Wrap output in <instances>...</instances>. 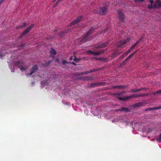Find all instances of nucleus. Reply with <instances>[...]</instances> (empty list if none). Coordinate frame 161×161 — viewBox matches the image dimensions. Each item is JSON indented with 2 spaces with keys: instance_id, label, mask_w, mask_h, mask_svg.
<instances>
[{
  "instance_id": "f257e3e1",
  "label": "nucleus",
  "mask_w": 161,
  "mask_h": 161,
  "mask_svg": "<svg viewBox=\"0 0 161 161\" xmlns=\"http://www.w3.org/2000/svg\"><path fill=\"white\" fill-rule=\"evenodd\" d=\"M96 29L94 27H92L86 33L85 36H84L82 39V41L83 42H85L86 41H89L92 39V36L89 37V36L91 35L93 32L94 30Z\"/></svg>"
},
{
  "instance_id": "f03ea898",
  "label": "nucleus",
  "mask_w": 161,
  "mask_h": 161,
  "mask_svg": "<svg viewBox=\"0 0 161 161\" xmlns=\"http://www.w3.org/2000/svg\"><path fill=\"white\" fill-rule=\"evenodd\" d=\"M161 8V1L159 0H157L155 2V3L153 4L149 5L147 6L148 8L149 9H151L154 8Z\"/></svg>"
},
{
  "instance_id": "7ed1b4c3",
  "label": "nucleus",
  "mask_w": 161,
  "mask_h": 161,
  "mask_svg": "<svg viewBox=\"0 0 161 161\" xmlns=\"http://www.w3.org/2000/svg\"><path fill=\"white\" fill-rule=\"evenodd\" d=\"M34 26V25L33 24H31L30 26L28 27L19 36V39H20L27 33H28L30 31L31 29Z\"/></svg>"
},
{
  "instance_id": "20e7f679",
  "label": "nucleus",
  "mask_w": 161,
  "mask_h": 161,
  "mask_svg": "<svg viewBox=\"0 0 161 161\" xmlns=\"http://www.w3.org/2000/svg\"><path fill=\"white\" fill-rule=\"evenodd\" d=\"M130 41L128 38L126 40H120L117 44V47L118 48L122 47L123 46L127 44Z\"/></svg>"
},
{
  "instance_id": "39448f33",
  "label": "nucleus",
  "mask_w": 161,
  "mask_h": 161,
  "mask_svg": "<svg viewBox=\"0 0 161 161\" xmlns=\"http://www.w3.org/2000/svg\"><path fill=\"white\" fill-rule=\"evenodd\" d=\"M83 17L82 15L78 16L76 19L70 23V25H74L80 22L83 19Z\"/></svg>"
},
{
  "instance_id": "423d86ee",
  "label": "nucleus",
  "mask_w": 161,
  "mask_h": 161,
  "mask_svg": "<svg viewBox=\"0 0 161 161\" xmlns=\"http://www.w3.org/2000/svg\"><path fill=\"white\" fill-rule=\"evenodd\" d=\"M38 70V66L36 64H35L33 66L31 69L30 73L28 74L29 75H32L35 72L37 71Z\"/></svg>"
},
{
  "instance_id": "0eeeda50",
  "label": "nucleus",
  "mask_w": 161,
  "mask_h": 161,
  "mask_svg": "<svg viewBox=\"0 0 161 161\" xmlns=\"http://www.w3.org/2000/svg\"><path fill=\"white\" fill-rule=\"evenodd\" d=\"M108 8L105 7H101L99 9V13L102 15H105L107 13Z\"/></svg>"
},
{
  "instance_id": "6e6552de",
  "label": "nucleus",
  "mask_w": 161,
  "mask_h": 161,
  "mask_svg": "<svg viewBox=\"0 0 161 161\" xmlns=\"http://www.w3.org/2000/svg\"><path fill=\"white\" fill-rule=\"evenodd\" d=\"M109 42L107 41L105 43H102L101 44L97 46L95 48L97 49L102 48L105 47L109 44Z\"/></svg>"
},
{
  "instance_id": "1a4fd4ad",
  "label": "nucleus",
  "mask_w": 161,
  "mask_h": 161,
  "mask_svg": "<svg viewBox=\"0 0 161 161\" xmlns=\"http://www.w3.org/2000/svg\"><path fill=\"white\" fill-rule=\"evenodd\" d=\"M118 13L120 20L123 22H124V15L123 14L122 11L120 10H118Z\"/></svg>"
},
{
  "instance_id": "9d476101",
  "label": "nucleus",
  "mask_w": 161,
  "mask_h": 161,
  "mask_svg": "<svg viewBox=\"0 0 161 161\" xmlns=\"http://www.w3.org/2000/svg\"><path fill=\"white\" fill-rule=\"evenodd\" d=\"M14 65L20 68L23 66L24 65V62L22 60L18 61L14 63Z\"/></svg>"
},
{
  "instance_id": "9b49d317",
  "label": "nucleus",
  "mask_w": 161,
  "mask_h": 161,
  "mask_svg": "<svg viewBox=\"0 0 161 161\" xmlns=\"http://www.w3.org/2000/svg\"><path fill=\"white\" fill-rule=\"evenodd\" d=\"M114 96L117 97V99L122 101H126L127 100V96L124 97H120V96L119 95L118 93H115L114 94Z\"/></svg>"
},
{
  "instance_id": "f8f14e48",
  "label": "nucleus",
  "mask_w": 161,
  "mask_h": 161,
  "mask_svg": "<svg viewBox=\"0 0 161 161\" xmlns=\"http://www.w3.org/2000/svg\"><path fill=\"white\" fill-rule=\"evenodd\" d=\"M112 87L114 89L118 88L119 89H125L127 88V86L125 85L116 86H112Z\"/></svg>"
},
{
  "instance_id": "ddd939ff",
  "label": "nucleus",
  "mask_w": 161,
  "mask_h": 161,
  "mask_svg": "<svg viewBox=\"0 0 161 161\" xmlns=\"http://www.w3.org/2000/svg\"><path fill=\"white\" fill-rule=\"evenodd\" d=\"M116 111H119L121 112H122V111L125 112L126 113H127L129 111V109L128 108H125V107H122L121 108H120L117 110H116Z\"/></svg>"
},
{
  "instance_id": "4468645a",
  "label": "nucleus",
  "mask_w": 161,
  "mask_h": 161,
  "mask_svg": "<svg viewBox=\"0 0 161 161\" xmlns=\"http://www.w3.org/2000/svg\"><path fill=\"white\" fill-rule=\"evenodd\" d=\"M140 97L139 94H133L129 96H127V100L130 99H131L133 97Z\"/></svg>"
},
{
  "instance_id": "2eb2a0df",
  "label": "nucleus",
  "mask_w": 161,
  "mask_h": 161,
  "mask_svg": "<svg viewBox=\"0 0 161 161\" xmlns=\"http://www.w3.org/2000/svg\"><path fill=\"white\" fill-rule=\"evenodd\" d=\"M161 109V106H159L157 107H153L149 108H147L145 109V111H151L157 109Z\"/></svg>"
},
{
  "instance_id": "dca6fc26",
  "label": "nucleus",
  "mask_w": 161,
  "mask_h": 161,
  "mask_svg": "<svg viewBox=\"0 0 161 161\" xmlns=\"http://www.w3.org/2000/svg\"><path fill=\"white\" fill-rule=\"evenodd\" d=\"M101 82H97L92 84L90 85V87H95L100 86L102 84Z\"/></svg>"
},
{
  "instance_id": "f3484780",
  "label": "nucleus",
  "mask_w": 161,
  "mask_h": 161,
  "mask_svg": "<svg viewBox=\"0 0 161 161\" xmlns=\"http://www.w3.org/2000/svg\"><path fill=\"white\" fill-rule=\"evenodd\" d=\"M144 102H139L137 103H135L134 104L135 107H140L142 106L144 104Z\"/></svg>"
},
{
  "instance_id": "a211bd4d",
  "label": "nucleus",
  "mask_w": 161,
  "mask_h": 161,
  "mask_svg": "<svg viewBox=\"0 0 161 161\" xmlns=\"http://www.w3.org/2000/svg\"><path fill=\"white\" fill-rule=\"evenodd\" d=\"M86 80L88 81H92L94 79V77L93 76H86Z\"/></svg>"
},
{
  "instance_id": "6ab92c4d",
  "label": "nucleus",
  "mask_w": 161,
  "mask_h": 161,
  "mask_svg": "<svg viewBox=\"0 0 161 161\" xmlns=\"http://www.w3.org/2000/svg\"><path fill=\"white\" fill-rule=\"evenodd\" d=\"M117 56H118V55L117 52L116 51H115L112 54L111 57L113 59Z\"/></svg>"
},
{
  "instance_id": "aec40b11",
  "label": "nucleus",
  "mask_w": 161,
  "mask_h": 161,
  "mask_svg": "<svg viewBox=\"0 0 161 161\" xmlns=\"http://www.w3.org/2000/svg\"><path fill=\"white\" fill-rule=\"evenodd\" d=\"M50 53L51 54L55 55L56 54L57 52L54 49H53L50 51Z\"/></svg>"
},
{
  "instance_id": "412c9836",
  "label": "nucleus",
  "mask_w": 161,
  "mask_h": 161,
  "mask_svg": "<svg viewBox=\"0 0 161 161\" xmlns=\"http://www.w3.org/2000/svg\"><path fill=\"white\" fill-rule=\"evenodd\" d=\"M127 55V53L126 52L124 53L122 55L120 56L119 58V59H122L123 58L125 57Z\"/></svg>"
},
{
  "instance_id": "4be33fe9",
  "label": "nucleus",
  "mask_w": 161,
  "mask_h": 161,
  "mask_svg": "<svg viewBox=\"0 0 161 161\" xmlns=\"http://www.w3.org/2000/svg\"><path fill=\"white\" fill-rule=\"evenodd\" d=\"M130 59L129 57H127V58L125 59L124 61L123 62V64H125L126 63V62L129 60Z\"/></svg>"
},
{
  "instance_id": "5701e85b",
  "label": "nucleus",
  "mask_w": 161,
  "mask_h": 161,
  "mask_svg": "<svg viewBox=\"0 0 161 161\" xmlns=\"http://www.w3.org/2000/svg\"><path fill=\"white\" fill-rule=\"evenodd\" d=\"M138 44V42H136V43L134 44L130 48L132 50Z\"/></svg>"
},
{
  "instance_id": "b1692460",
  "label": "nucleus",
  "mask_w": 161,
  "mask_h": 161,
  "mask_svg": "<svg viewBox=\"0 0 161 161\" xmlns=\"http://www.w3.org/2000/svg\"><path fill=\"white\" fill-rule=\"evenodd\" d=\"M80 60V59L78 58L75 56V58L74 59V61L77 63L79 62Z\"/></svg>"
},
{
  "instance_id": "393cba45",
  "label": "nucleus",
  "mask_w": 161,
  "mask_h": 161,
  "mask_svg": "<svg viewBox=\"0 0 161 161\" xmlns=\"http://www.w3.org/2000/svg\"><path fill=\"white\" fill-rule=\"evenodd\" d=\"M27 25V24L26 23L24 22L22 25H21L19 26V27L21 28L23 27H26Z\"/></svg>"
},
{
  "instance_id": "a878e982",
  "label": "nucleus",
  "mask_w": 161,
  "mask_h": 161,
  "mask_svg": "<svg viewBox=\"0 0 161 161\" xmlns=\"http://www.w3.org/2000/svg\"><path fill=\"white\" fill-rule=\"evenodd\" d=\"M107 49H103L100 50L99 52L100 53V54L104 53L107 50Z\"/></svg>"
},
{
  "instance_id": "bb28decb",
  "label": "nucleus",
  "mask_w": 161,
  "mask_h": 161,
  "mask_svg": "<svg viewBox=\"0 0 161 161\" xmlns=\"http://www.w3.org/2000/svg\"><path fill=\"white\" fill-rule=\"evenodd\" d=\"M60 0H58V1H57L56 3H55V4L53 5V8H54V7H56V6H57L58 5V3L60 2Z\"/></svg>"
},
{
  "instance_id": "cd10ccee",
  "label": "nucleus",
  "mask_w": 161,
  "mask_h": 161,
  "mask_svg": "<svg viewBox=\"0 0 161 161\" xmlns=\"http://www.w3.org/2000/svg\"><path fill=\"white\" fill-rule=\"evenodd\" d=\"M157 140L158 142H161V133L160 134L159 137L158 138H157Z\"/></svg>"
},
{
  "instance_id": "c85d7f7f",
  "label": "nucleus",
  "mask_w": 161,
  "mask_h": 161,
  "mask_svg": "<svg viewBox=\"0 0 161 161\" xmlns=\"http://www.w3.org/2000/svg\"><path fill=\"white\" fill-rule=\"evenodd\" d=\"M134 1L136 3L138 2H142V3L144 2V0H134Z\"/></svg>"
},
{
  "instance_id": "c756f323",
  "label": "nucleus",
  "mask_w": 161,
  "mask_h": 161,
  "mask_svg": "<svg viewBox=\"0 0 161 161\" xmlns=\"http://www.w3.org/2000/svg\"><path fill=\"white\" fill-rule=\"evenodd\" d=\"M80 79L83 80H86V76L80 77L79 78Z\"/></svg>"
},
{
  "instance_id": "7c9ffc66",
  "label": "nucleus",
  "mask_w": 161,
  "mask_h": 161,
  "mask_svg": "<svg viewBox=\"0 0 161 161\" xmlns=\"http://www.w3.org/2000/svg\"><path fill=\"white\" fill-rule=\"evenodd\" d=\"M19 68L20 69V70H23V71H25V70H26L27 69V68L23 67H20Z\"/></svg>"
},
{
  "instance_id": "2f4dec72",
  "label": "nucleus",
  "mask_w": 161,
  "mask_h": 161,
  "mask_svg": "<svg viewBox=\"0 0 161 161\" xmlns=\"http://www.w3.org/2000/svg\"><path fill=\"white\" fill-rule=\"evenodd\" d=\"M62 64H64V65L65 64H66V63H67L68 62L65 60H63L62 61Z\"/></svg>"
},
{
  "instance_id": "473e14b6",
  "label": "nucleus",
  "mask_w": 161,
  "mask_h": 161,
  "mask_svg": "<svg viewBox=\"0 0 161 161\" xmlns=\"http://www.w3.org/2000/svg\"><path fill=\"white\" fill-rule=\"evenodd\" d=\"M143 38H144L142 37H141L140 39H139V40L137 41L136 42H138V44L139 43V42L143 39Z\"/></svg>"
},
{
  "instance_id": "72a5a7b5",
  "label": "nucleus",
  "mask_w": 161,
  "mask_h": 161,
  "mask_svg": "<svg viewBox=\"0 0 161 161\" xmlns=\"http://www.w3.org/2000/svg\"><path fill=\"white\" fill-rule=\"evenodd\" d=\"M131 50H132L130 48L125 52L128 55L129 53H130L131 52Z\"/></svg>"
},
{
  "instance_id": "f704fd0d",
  "label": "nucleus",
  "mask_w": 161,
  "mask_h": 161,
  "mask_svg": "<svg viewBox=\"0 0 161 161\" xmlns=\"http://www.w3.org/2000/svg\"><path fill=\"white\" fill-rule=\"evenodd\" d=\"M139 95H140V97H143V96H147V94H146L143 93V94H139Z\"/></svg>"
},
{
  "instance_id": "c9c22d12",
  "label": "nucleus",
  "mask_w": 161,
  "mask_h": 161,
  "mask_svg": "<svg viewBox=\"0 0 161 161\" xmlns=\"http://www.w3.org/2000/svg\"><path fill=\"white\" fill-rule=\"evenodd\" d=\"M125 92H126L125 91H123V92H121L120 93H118V94L120 96V95H122L123 93H125Z\"/></svg>"
},
{
  "instance_id": "e433bc0d",
  "label": "nucleus",
  "mask_w": 161,
  "mask_h": 161,
  "mask_svg": "<svg viewBox=\"0 0 161 161\" xmlns=\"http://www.w3.org/2000/svg\"><path fill=\"white\" fill-rule=\"evenodd\" d=\"M116 51L117 52V53L118 56L120 55L122 53V52H119L118 50H117Z\"/></svg>"
},
{
  "instance_id": "4c0bfd02",
  "label": "nucleus",
  "mask_w": 161,
  "mask_h": 161,
  "mask_svg": "<svg viewBox=\"0 0 161 161\" xmlns=\"http://www.w3.org/2000/svg\"><path fill=\"white\" fill-rule=\"evenodd\" d=\"M131 90L133 92H137V91L136 89H131Z\"/></svg>"
},
{
  "instance_id": "58836bf2",
  "label": "nucleus",
  "mask_w": 161,
  "mask_h": 161,
  "mask_svg": "<svg viewBox=\"0 0 161 161\" xmlns=\"http://www.w3.org/2000/svg\"><path fill=\"white\" fill-rule=\"evenodd\" d=\"M133 56V54H130L128 56L130 59Z\"/></svg>"
},
{
  "instance_id": "ea45409f",
  "label": "nucleus",
  "mask_w": 161,
  "mask_h": 161,
  "mask_svg": "<svg viewBox=\"0 0 161 161\" xmlns=\"http://www.w3.org/2000/svg\"><path fill=\"white\" fill-rule=\"evenodd\" d=\"M87 53L92 54L93 53V51H92L91 50H88L87 51Z\"/></svg>"
},
{
  "instance_id": "a19ab883",
  "label": "nucleus",
  "mask_w": 161,
  "mask_h": 161,
  "mask_svg": "<svg viewBox=\"0 0 161 161\" xmlns=\"http://www.w3.org/2000/svg\"><path fill=\"white\" fill-rule=\"evenodd\" d=\"M76 75L78 76L82 75L81 72L78 73L76 74Z\"/></svg>"
},
{
  "instance_id": "79ce46f5",
  "label": "nucleus",
  "mask_w": 161,
  "mask_h": 161,
  "mask_svg": "<svg viewBox=\"0 0 161 161\" xmlns=\"http://www.w3.org/2000/svg\"><path fill=\"white\" fill-rule=\"evenodd\" d=\"M81 73H82V75H86V74H87V71L82 72H81Z\"/></svg>"
},
{
  "instance_id": "37998d69",
  "label": "nucleus",
  "mask_w": 161,
  "mask_h": 161,
  "mask_svg": "<svg viewBox=\"0 0 161 161\" xmlns=\"http://www.w3.org/2000/svg\"><path fill=\"white\" fill-rule=\"evenodd\" d=\"M156 93H158V94L161 93V90H159L158 91H157L156 92Z\"/></svg>"
},
{
  "instance_id": "c03bdc74",
  "label": "nucleus",
  "mask_w": 161,
  "mask_h": 161,
  "mask_svg": "<svg viewBox=\"0 0 161 161\" xmlns=\"http://www.w3.org/2000/svg\"><path fill=\"white\" fill-rule=\"evenodd\" d=\"M71 64L73 65H76V64L74 62H72L71 63Z\"/></svg>"
},
{
  "instance_id": "a18cd8bd",
  "label": "nucleus",
  "mask_w": 161,
  "mask_h": 161,
  "mask_svg": "<svg viewBox=\"0 0 161 161\" xmlns=\"http://www.w3.org/2000/svg\"><path fill=\"white\" fill-rule=\"evenodd\" d=\"M92 72H95V71H97L98 70V69H92Z\"/></svg>"
},
{
  "instance_id": "49530a36",
  "label": "nucleus",
  "mask_w": 161,
  "mask_h": 161,
  "mask_svg": "<svg viewBox=\"0 0 161 161\" xmlns=\"http://www.w3.org/2000/svg\"><path fill=\"white\" fill-rule=\"evenodd\" d=\"M87 73H90L92 72V69L88 71H87Z\"/></svg>"
},
{
  "instance_id": "de8ad7c7",
  "label": "nucleus",
  "mask_w": 161,
  "mask_h": 161,
  "mask_svg": "<svg viewBox=\"0 0 161 161\" xmlns=\"http://www.w3.org/2000/svg\"><path fill=\"white\" fill-rule=\"evenodd\" d=\"M150 3L151 4H153L154 3V1L153 0H152L151 1H150Z\"/></svg>"
},
{
  "instance_id": "09e8293b",
  "label": "nucleus",
  "mask_w": 161,
  "mask_h": 161,
  "mask_svg": "<svg viewBox=\"0 0 161 161\" xmlns=\"http://www.w3.org/2000/svg\"><path fill=\"white\" fill-rule=\"evenodd\" d=\"M143 89L144 88H140V89H136L137 91V92H138V91H140Z\"/></svg>"
},
{
  "instance_id": "8fccbe9b",
  "label": "nucleus",
  "mask_w": 161,
  "mask_h": 161,
  "mask_svg": "<svg viewBox=\"0 0 161 161\" xmlns=\"http://www.w3.org/2000/svg\"><path fill=\"white\" fill-rule=\"evenodd\" d=\"M100 55V53H99V52H96V55Z\"/></svg>"
},
{
  "instance_id": "3c124183",
  "label": "nucleus",
  "mask_w": 161,
  "mask_h": 161,
  "mask_svg": "<svg viewBox=\"0 0 161 161\" xmlns=\"http://www.w3.org/2000/svg\"><path fill=\"white\" fill-rule=\"evenodd\" d=\"M138 51V50L135 51L133 53H131V54H133V56L135 54L136 52H137Z\"/></svg>"
},
{
  "instance_id": "603ef678",
  "label": "nucleus",
  "mask_w": 161,
  "mask_h": 161,
  "mask_svg": "<svg viewBox=\"0 0 161 161\" xmlns=\"http://www.w3.org/2000/svg\"><path fill=\"white\" fill-rule=\"evenodd\" d=\"M92 55H96V52H93Z\"/></svg>"
},
{
  "instance_id": "864d4df0",
  "label": "nucleus",
  "mask_w": 161,
  "mask_h": 161,
  "mask_svg": "<svg viewBox=\"0 0 161 161\" xmlns=\"http://www.w3.org/2000/svg\"><path fill=\"white\" fill-rule=\"evenodd\" d=\"M72 58H73V57L71 56L69 58V60H72Z\"/></svg>"
},
{
  "instance_id": "5fc2aeb1",
  "label": "nucleus",
  "mask_w": 161,
  "mask_h": 161,
  "mask_svg": "<svg viewBox=\"0 0 161 161\" xmlns=\"http://www.w3.org/2000/svg\"><path fill=\"white\" fill-rule=\"evenodd\" d=\"M21 45H22V46L23 47V46H24L25 44H22Z\"/></svg>"
},
{
  "instance_id": "6e6d98bb",
  "label": "nucleus",
  "mask_w": 161,
  "mask_h": 161,
  "mask_svg": "<svg viewBox=\"0 0 161 161\" xmlns=\"http://www.w3.org/2000/svg\"><path fill=\"white\" fill-rule=\"evenodd\" d=\"M152 0H149V2L151 1Z\"/></svg>"
}]
</instances>
